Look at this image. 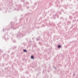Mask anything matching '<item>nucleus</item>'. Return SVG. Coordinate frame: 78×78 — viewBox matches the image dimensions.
Here are the masks:
<instances>
[{
	"label": "nucleus",
	"mask_w": 78,
	"mask_h": 78,
	"mask_svg": "<svg viewBox=\"0 0 78 78\" xmlns=\"http://www.w3.org/2000/svg\"><path fill=\"white\" fill-rule=\"evenodd\" d=\"M23 51H24V52H27V50L24 49L23 50Z\"/></svg>",
	"instance_id": "nucleus-2"
},
{
	"label": "nucleus",
	"mask_w": 78,
	"mask_h": 78,
	"mask_svg": "<svg viewBox=\"0 0 78 78\" xmlns=\"http://www.w3.org/2000/svg\"><path fill=\"white\" fill-rule=\"evenodd\" d=\"M58 48H61V45H59L58 46Z\"/></svg>",
	"instance_id": "nucleus-3"
},
{
	"label": "nucleus",
	"mask_w": 78,
	"mask_h": 78,
	"mask_svg": "<svg viewBox=\"0 0 78 78\" xmlns=\"http://www.w3.org/2000/svg\"><path fill=\"white\" fill-rule=\"evenodd\" d=\"M31 58L32 59H34V57L33 56H31Z\"/></svg>",
	"instance_id": "nucleus-1"
}]
</instances>
